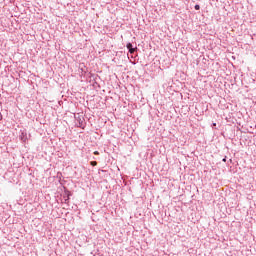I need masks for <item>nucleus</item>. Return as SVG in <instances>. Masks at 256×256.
<instances>
[{
	"mask_svg": "<svg viewBox=\"0 0 256 256\" xmlns=\"http://www.w3.org/2000/svg\"><path fill=\"white\" fill-rule=\"evenodd\" d=\"M126 47H127L128 51H129V53H131V54L135 53V48H133V44H131V42H128L126 44Z\"/></svg>",
	"mask_w": 256,
	"mask_h": 256,
	"instance_id": "2",
	"label": "nucleus"
},
{
	"mask_svg": "<svg viewBox=\"0 0 256 256\" xmlns=\"http://www.w3.org/2000/svg\"><path fill=\"white\" fill-rule=\"evenodd\" d=\"M194 9H196V11H199V9H201V6H199V4H196V5L194 6Z\"/></svg>",
	"mask_w": 256,
	"mask_h": 256,
	"instance_id": "3",
	"label": "nucleus"
},
{
	"mask_svg": "<svg viewBox=\"0 0 256 256\" xmlns=\"http://www.w3.org/2000/svg\"><path fill=\"white\" fill-rule=\"evenodd\" d=\"M93 163V165H95V163H97V162H92Z\"/></svg>",
	"mask_w": 256,
	"mask_h": 256,
	"instance_id": "5",
	"label": "nucleus"
},
{
	"mask_svg": "<svg viewBox=\"0 0 256 256\" xmlns=\"http://www.w3.org/2000/svg\"><path fill=\"white\" fill-rule=\"evenodd\" d=\"M222 161L225 163L227 161V157L223 158Z\"/></svg>",
	"mask_w": 256,
	"mask_h": 256,
	"instance_id": "4",
	"label": "nucleus"
},
{
	"mask_svg": "<svg viewBox=\"0 0 256 256\" xmlns=\"http://www.w3.org/2000/svg\"><path fill=\"white\" fill-rule=\"evenodd\" d=\"M0 121H1V116H0Z\"/></svg>",
	"mask_w": 256,
	"mask_h": 256,
	"instance_id": "7",
	"label": "nucleus"
},
{
	"mask_svg": "<svg viewBox=\"0 0 256 256\" xmlns=\"http://www.w3.org/2000/svg\"><path fill=\"white\" fill-rule=\"evenodd\" d=\"M93 163V165H95V163H97V162H92Z\"/></svg>",
	"mask_w": 256,
	"mask_h": 256,
	"instance_id": "6",
	"label": "nucleus"
},
{
	"mask_svg": "<svg viewBox=\"0 0 256 256\" xmlns=\"http://www.w3.org/2000/svg\"><path fill=\"white\" fill-rule=\"evenodd\" d=\"M19 139H20V141L25 143V141H27V131L21 130L20 135H19Z\"/></svg>",
	"mask_w": 256,
	"mask_h": 256,
	"instance_id": "1",
	"label": "nucleus"
}]
</instances>
